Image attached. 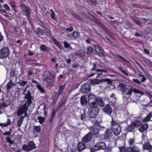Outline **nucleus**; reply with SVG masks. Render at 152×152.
Instances as JSON below:
<instances>
[{
  "instance_id": "1",
  "label": "nucleus",
  "mask_w": 152,
  "mask_h": 152,
  "mask_svg": "<svg viewBox=\"0 0 152 152\" xmlns=\"http://www.w3.org/2000/svg\"><path fill=\"white\" fill-rule=\"evenodd\" d=\"M118 86L123 93L126 94L128 98L130 97L132 92L141 94L142 95L143 94V93L139 89L129 85L120 83Z\"/></svg>"
},
{
  "instance_id": "2",
  "label": "nucleus",
  "mask_w": 152,
  "mask_h": 152,
  "mask_svg": "<svg viewBox=\"0 0 152 152\" xmlns=\"http://www.w3.org/2000/svg\"><path fill=\"white\" fill-rule=\"evenodd\" d=\"M24 94L25 95L24 98L26 101H25V103L23 104L22 107L18 109L17 111L18 116H19L24 113H25L26 114L28 108L29 107V105L32 103V96L30 91H28L26 93H25Z\"/></svg>"
},
{
  "instance_id": "3",
  "label": "nucleus",
  "mask_w": 152,
  "mask_h": 152,
  "mask_svg": "<svg viewBox=\"0 0 152 152\" xmlns=\"http://www.w3.org/2000/svg\"><path fill=\"white\" fill-rule=\"evenodd\" d=\"M112 117V121H111L110 128L115 135H118L121 132V128L120 125L115 121L114 118L110 115Z\"/></svg>"
},
{
  "instance_id": "4",
  "label": "nucleus",
  "mask_w": 152,
  "mask_h": 152,
  "mask_svg": "<svg viewBox=\"0 0 152 152\" xmlns=\"http://www.w3.org/2000/svg\"><path fill=\"white\" fill-rule=\"evenodd\" d=\"M10 51L8 46L3 47L0 50V58H6L9 56Z\"/></svg>"
},
{
  "instance_id": "5",
  "label": "nucleus",
  "mask_w": 152,
  "mask_h": 152,
  "mask_svg": "<svg viewBox=\"0 0 152 152\" xmlns=\"http://www.w3.org/2000/svg\"><path fill=\"white\" fill-rule=\"evenodd\" d=\"M42 80L47 83V85L49 86H52L54 83V79H51L49 75L46 72L42 76Z\"/></svg>"
},
{
  "instance_id": "6",
  "label": "nucleus",
  "mask_w": 152,
  "mask_h": 152,
  "mask_svg": "<svg viewBox=\"0 0 152 152\" xmlns=\"http://www.w3.org/2000/svg\"><path fill=\"white\" fill-rule=\"evenodd\" d=\"M35 145L33 141L30 142L27 145L23 144L22 146V149L27 151L35 148Z\"/></svg>"
},
{
  "instance_id": "7",
  "label": "nucleus",
  "mask_w": 152,
  "mask_h": 152,
  "mask_svg": "<svg viewBox=\"0 0 152 152\" xmlns=\"http://www.w3.org/2000/svg\"><path fill=\"white\" fill-rule=\"evenodd\" d=\"M103 81L107 82L109 84H111L113 83L112 81L108 79H102V80L95 79L91 80V83L92 85H96L100 83Z\"/></svg>"
},
{
  "instance_id": "8",
  "label": "nucleus",
  "mask_w": 152,
  "mask_h": 152,
  "mask_svg": "<svg viewBox=\"0 0 152 152\" xmlns=\"http://www.w3.org/2000/svg\"><path fill=\"white\" fill-rule=\"evenodd\" d=\"M102 110L104 113L106 114L110 115L113 112V109L109 104H107L103 107Z\"/></svg>"
},
{
  "instance_id": "9",
  "label": "nucleus",
  "mask_w": 152,
  "mask_h": 152,
  "mask_svg": "<svg viewBox=\"0 0 152 152\" xmlns=\"http://www.w3.org/2000/svg\"><path fill=\"white\" fill-rule=\"evenodd\" d=\"M21 8L23 11L25 13V15L28 18H29L31 13V10L29 7L28 6L22 4L21 5Z\"/></svg>"
},
{
  "instance_id": "10",
  "label": "nucleus",
  "mask_w": 152,
  "mask_h": 152,
  "mask_svg": "<svg viewBox=\"0 0 152 152\" xmlns=\"http://www.w3.org/2000/svg\"><path fill=\"white\" fill-rule=\"evenodd\" d=\"M106 145L103 142H99L97 143L94 145V148L95 150L97 151L99 149H103L106 148Z\"/></svg>"
},
{
  "instance_id": "11",
  "label": "nucleus",
  "mask_w": 152,
  "mask_h": 152,
  "mask_svg": "<svg viewBox=\"0 0 152 152\" xmlns=\"http://www.w3.org/2000/svg\"><path fill=\"white\" fill-rule=\"evenodd\" d=\"M98 108H96L94 110H89L88 112V117L90 118H95L96 117L99 112Z\"/></svg>"
},
{
  "instance_id": "12",
  "label": "nucleus",
  "mask_w": 152,
  "mask_h": 152,
  "mask_svg": "<svg viewBox=\"0 0 152 152\" xmlns=\"http://www.w3.org/2000/svg\"><path fill=\"white\" fill-rule=\"evenodd\" d=\"M90 85L88 83H86L82 85L81 91L83 93H87L90 91Z\"/></svg>"
},
{
  "instance_id": "13",
  "label": "nucleus",
  "mask_w": 152,
  "mask_h": 152,
  "mask_svg": "<svg viewBox=\"0 0 152 152\" xmlns=\"http://www.w3.org/2000/svg\"><path fill=\"white\" fill-rule=\"evenodd\" d=\"M94 49L99 56H101L104 55V51L102 48L96 45H94Z\"/></svg>"
},
{
  "instance_id": "14",
  "label": "nucleus",
  "mask_w": 152,
  "mask_h": 152,
  "mask_svg": "<svg viewBox=\"0 0 152 152\" xmlns=\"http://www.w3.org/2000/svg\"><path fill=\"white\" fill-rule=\"evenodd\" d=\"M112 136V133L111 130L109 129H107L105 132L104 134L105 138L107 139H110Z\"/></svg>"
},
{
  "instance_id": "15",
  "label": "nucleus",
  "mask_w": 152,
  "mask_h": 152,
  "mask_svg": "<svg viewBox=\"0 0 152 152\" xmlns=\"http://www.w3.org/2000/svg\"><path fill=\"white\" fill-rule=\"evenodd\" d=\"M143 149L149 150L150 152H152V146L149 143L147 142L143 145Z\"/></svg>"
},
{
  "instance_id": "16",
  "label": "nucleus",
  "mask_w": 152,
  "mask_h": 152,
  "mask_svg": "<svg viewBox=\"0 0 152 152\" xmlns=\"http://www.w3.org/2000/svg\"><path fill=\"white\" fill-rule=\"evenodd\" d=\"M91 138V134L90 132H89L86 134L83 138V141L84 142H87L90 140Z\"/></svg>"
},
{
  "instance_id": "17",
  "label": "nucleus",
  "mask_w": 152,
  "mask_h": 152,
  "mask_svg": "<svg viewBox=\"0 0 152 152\" xmlns=\"http://www.w3.org/2000/svg\"><path fill=\"white\" fill-rule=\"evenodd\" d=\"M90 130L91 131L90 134L91 135H96L98 134V131L96 127L92 126L90 128Z\"/></svg>"
},
{
  "instance_id": "18",
  "label": "nucleus",
  "mask_w": 152,
  "mask_h": 152,
  "mask_svg": "<svg viewBox=\"0 0 152 152\" xmlns=\"http://www.w3.org/2000/svg\"><path fill=\"white\" fill-rule=\"evenodd\" d=\"M87 98L85 95L81 96L80 98V102L81 104L83 106H86L87 103Z\"/></svg>"
},
{
  "instance_id": "19",
  "label": "nucleus",
  "mask_w": 152,
  "mask_h": 152,
  "mask_svg": "<svg viewBox=\"0 0 152 152\" xmlns=\"http://www.w3.org/2000/svg\"><path fill=\"white\" fill-rule=\"evenodd\" d=\"M15 85V84L13 83V81L10 80L6 86V88L7 90H9L12 87H14Z\"/></svg>"
},
{
  "instance_id": "20",
  "label": "nucleus",
  "mask_w": 152,
  "mask_h": 152,
  "mask_svg": "<svg viewBox=\"0 0 152 152\" xmlns=\"http://www.w3.org/2000/svg\"><path fill=\"white\" fill-rule=\"evenodd\" d=\"M85 144L83 142H79L78 145L77 149L79 151H81L85 148Z\"/></svg>"
},
{
  "instance_id": "21",
  "label": "nucleus",
  "mask_w": 152,
  "mask_h": 152,
  "mask_svg": "<svg viewBox=\"0 0 152 152\" xmlns=\"http://www.w3.org/2000/svg\"><path fill=\"white\" fill-rule=\"evenodd\" d=\"M96 100L95 95L93 94L89 95L88 96V103L95 101Z\"/></svg>"
},
{
  "instance_id": "22",
  "label": "nucleus",
  "mask_w": 152,
  "mask_h": 152,
  "mask_svg": "<svg viewBox=\"0 0 152 152\" xmlns=\"http://www.w3.org/2000/svg\"><path fill=\"white\" fill-rule=\"evenodd\" d=\"M90 107L92 108V110H94L96 108H98L97 104L94 101L90 103H88Z\"/></svg>"
},
{
  "instance_id": "23",
  "label": "nucleus",
  "mask_w": 152,
  "mask_h": 152,
  "mask_svg": "<svg viewBox=\"0 0 152 152\" xmlns=\"http://www.w3.org/2000/svg\"><path fill=\"white\" fill-rule=\"evenodd\" d=\"M97 103L101 107H103L104 103L103 101L101 98L97 97L95 100Z\"/></svg>"
},
{
  "instance_id": "24",
  "label": "nucleus",
  "mask_w": 152,
  "mask_h": 152,
  "mask_svg": "<svg viewBox=\"0 0 152 152\" xmlns=\"http://www.w3.org/2000/svg\"><path fill=\"white\" fill-rule=\"evenodd\" d=\"M148 128L147 124H145L142 125L139 129V130L142 133L144 132Z\"/></svg>"
},
{
  "instance_id": "25",
  "label": "nucleus",
  "mask_w": 152,
  "mask_h": 152,
  "mask_svg": "<svg viewBox=\"0 0 152 152\" xmlns=\"http://www.w3.org/2000/svg\"><path fill=\"white\" fill-rule=\"evenodd\" d=\"M151 117H152V112L149 113L145 118L142 119V121L144 122L150 121ZM151 121H152V120Z\"/></svg>"
},
{
  "instance_id": "26",
  "label": "nucleus",
  "mask_w": 152,
  "mask_h": 152,
  "mask_svg": "<svg viewBox=\"0 0 152 152\" xmlns=\"http://www.w3.org/2000/svg\"><path fill=\"white\" fill-rule=\"evenodd\" d=\"M7 141L9 143V145L11 148H13V144L14 143V142L12 141L10 137H7L6 138Z\"/></svg>"
},
{
  "instance_id": "27",
  "label": "nucleus",
  "mask_w": 152,
  "mask_h": 152,
  "mask_svg": "<svg viewBox=\"0 0 152 152\" xmlns=\"http://www.w3.org/2000/svg\"><path fill=\"white\" fill-rule=\"evenodd\" d=\"M135 126L132 123L129 124L127 128V130L129 132H132L135 128Z\"/></svg>"
},
{
  "instance_id": "28",
  "label": "nucleus",
  "mask_w": 152,
  "mask_h": 152,
  "mask_svg": "<svg viewBox=\"0 0 152 152\" xmlns=\"http://www.w3.org/2000/svg\"><path fill=\"white\" fill-rule=\"evenodd\" d=\"M24 117L23 116H21L17 122V125L18 127H20L22 123Z\"/></svg>"
},
{
  "instance_id": "29",
  "label": "nucleus",
  "mask_w": 152,
  "mask_h": 152,
  "mask_svg": "<svg viewBox=\"0 0 152 152\" xmlns=\"http://www.w3.org/2000/svg\"><path fill=\"white\" fill-rule=\"evenodd\" d=\"M27 83V81L23 80H20L18 82H17V83L21 87L24 86Z\"/></svg>"
},
{
  "instance_id": "30",
  "label": "nucleus",
  "mask_w": 152,
  "mask_h": 152,
  "mask_svg": "<svg viewBox=\"0 0 152 152\" xmlns=\"http://www.w3.org/2000/svg\"><path fill=\"white\" fill-rule=\"evenodd\" d=\"M58 86L59 90L58 92V96L61 94L64 88V85L62 86V85H59Z\"/></svg>"
},
{
  "instance_id": "31",
  "label": "nucleus",
  "mask_w": 152,
  "mask_h": 152,
  "mask_svg": "<svg viewBox=\"0 0 152 152\" xmlns=\"http://www.w3.org/2000/svg\"><path fill=\"white\" fill-rule=\"evenodd\" d=\"M135 127H138L141 124V122L139 120H136L132 123Z\"/></svg>"
},
{
  "instance_id": "32",
  "label": "nucleus",
  "mask_w": 152,
  "mask_h": 152,
  "mask_svg": "<svg viewBox=\"0 0 152 152\" xmlns=\"http://www.w3.org/2000/svg\"><path fill=\"white\" fill-rule=\"evenodd\" d=\"M36 32L38 34L41 35H42L44 33V31L39 28H37Z\"/></svg>"
},
{
  "instance_id": "33",
  "label": "nucleus",
  "mask_w": 152,
  "mask_h": 152,
  "mask_svg": "<svg viewBox=\"0 0 152 152\" xmlns=\"http://www.w3.org/2000/svg\"><path fill=\"white\" fill-rule=\"evenodd\" d=\"M37 87L41 92L42 93H45V91L44 89L39 84H37Z\"/></svg>"
},
{
  "instance_id": "34",
  "label": "nucleus",
  "mask_w": 152,
  "mask_h": 152,
  "mask_svg": "<svg viewBox=\"0 0 152 152\" xmlns=\"http://www.w3.org/2000/svg\"><path fill=\"white\" fill-rule=\"evenodd\" d=\"M64 46L66 48H69L70 49H72V48L70 46L69 44L66 41L64 42Z\"/></svg>"
},
{
  "instance_id": "35",
  "label": "nucleus",
  "mask_w": 152,
  "mask_h": 152,
  "mask_svg": "<svg viewBox=\"0 0 152 152\" xmlns=\"http://www.w3.org/2000/svg\"><path fill=\"white\" fill-rule=\"evenodd\" d=\"M34 129L36 130L37 132H40L41 130V126H34Z\"/></svg>"
},
{
  "instance_id": "36",
  "label": "nucleus",
  "mask_w": 152,
  "mask_h": 152,
  "mask_svg": "<svg viewBox=\"0 0 152 152\" xmlns=\"http://www.w3.org/2000/svg\"><path fill=\"white\" fill-rule=\"evenodd\" d=\"M134 62L137 65V66L139 67V68L142 71H143L144 70V69L143 68V66L141 65L136 60H135Z\"/></svg>"
},
{
  "instance_id": "37",
  "label": "nucleus",
  "mask_w": 152,
  "mask_h": 152,
  "mask_svg": "<svg viewBox=\"0 0 152 152\" xmlns=\"http://www.w3.org/2000/svg\"><path fill=\"white\" fill-rule=\"evenodd\" d=\"M7 106H6V104L4 102H2L0 103V109H4Z\"/></svg>"
},
{
  "instance_id": "38",
  "label": "nucleus",
  "mask_w": 152,
  "mask_h": 152,
  "mask_svg": "<svg viewBox=\"0 0 152 152\" xmlns=\"http://www.w3.org/2000/svg\"><path fill=\"white\" fill-rule=\"evenodd\" d=\"M47 46L45 45H42L41 46L40 49L42 51H45L47 50Z\"/></svg>"
},
{
  "instance_id": "39",
  "label": "nucleus",
  "mask_w": 152,
  "mask_h": 152,
  "mask_svg": "<svg viewBox=\"0 0 152 152\" xmlns=\"http://www.w3.org/2000/svg\"><path fill=\"white\" fill-rule=\"evenodd\" d=\"M95 70L97 72H104L106 73H108L107 71L101 69H95Z\"/></svg>"
},
{
  "instance_id": "40",
  "label": "nucleus",
  "mask_w": 152,
  "mask_h": 152,
  "mask_svg": "<svg viewBox=\"0 0 152 152\" xmlns=\"http://www.w3.org/2000/svg\"><path fill=\"white\" fill-rule=\"evenodd\" d=\"M76 56H84L83 54L81 51H79L75 53Z\"/></svg>"
},
{
  "instance_id": "41",
  "label": "nucleus",
  "mask_w": 152,
  "mask_h": 152,
  "mask_svg": "<svg viewBox=\"0 0 152 152\" xmlns=\"http://www.w3.org/2000/svg\"><path fill=\"white\" fill-rule=\"evenodd\" d=\"M38 119L39 120V122L40 124H42L45 120L44 118L41 116H39Z\"/></svg>"
},
{
  "instance_id": "42",
  "label": "nucleus",
  "mask_w": 152,
  "mask_h": 152,
  "mask_svg": "<svg viewBox=\"0 0 152 152\" xmlns=\"http://www.w3.org/2000/svg\"><path fill=\"white\" fill-rule=\"evenodd\" d=\"M132 152H140V149L137 147L134 146L132 148Z\"/></svg>"
},
{
  "instance_id": "43",
  "label": "nucleus",
  "mask_w": 152,
  "mask_h": 152,
  "mask_svg": "<svg viewBox=\"0 0 152 152\" xmlns=\"http://www.w3.org/2000/svg\"><path fill=\"white\" fill-rule=\"evenodd\" d=\"M105 152H110L112 150V147H107L105 148Z\"/></svg>"
},
{
  "instance_id": "44",
  "label": "nucleus",
  "mask_w": 152,
  "mask_h": 152,
  "mask_svg": "<svg viewBox=\"0 0 152 152\" xmlns=\"http://www.w3.org/2000/svg\"><path fill=\"white\" fill-rule=\"evenodd\" d=\"M69 28H66V30L69 32L72 31L73 30V28L72 25L70 24H69Z\"/></svg>"
},
{
  "instance_id": "45",
  "label": "nucleus",
  "mask_w": 152,
  "mask_h": 152,
  "mask_svg": "<svg viewBox=\"0 0 152 152\" xmlns=\"http://www.w3.org/2000/svg\"><path fill=\"white\" fill-rule=\"evenodd\" d=\"M50 10L51 11V18L53 20H55L56 19L55 18V13L54 11L52 10V9H51Z\"/></svg>"
},
{
  "instance_id": "46",
  "label": "nucleus",
  "mask_w": 152,
  "mask_h": 152,
  "mask_svg": "<svg viewBox=\"0 0 152 152\" xmlns=\"http://www.w3.org/2000/svg\"><path fill=\"white\" fill-rule=\"evenodd\" d=\"M135 140L134 139H130L128 141L129 144L130 145H132L134 143Z\"/></svg>"
},
{
  "instance_id": "47",
  "label": "nucleus",
  "mask_w": 152,
  "mask_h": 152,
  "mask_svg": "<svg viewBox=\"0 0 152 152\" xmlns=\"http://www.w3.org/2000/svg\"><path fill=\"white\" fill-rule=\"evenodd\" d=\"M97 129H98V131H102L104 129V127L103 126H102L100 125H98L96 126Z\"/></svg>"
},
{
  "instance_id": "48",
  "label": "nucleus",
  "mask_w": 152,
  "mask_h": 152,
  "mask_svg": "<svg viewBox=\"0 0 152 152\" xmlns=\"http://www.w3.org/2000/svg\"><path fill=\"white\" fill-rule=\"evenodd\" d=\"M118 70L121 71V72H122L124 75H126V76H128V74H127V73H126L125 71L123 70V69L121 67H118Z\"/></svg>"
},
{
  "instance_id": "49",
  "label": "nucleus",
  "mask_w": 152,
  "mask_h": 152,
  "mask_svg": "<svg viewBox=\"0 0 152 152\" xmlns=\"http://www.w3.org/2000/svg\"><path fill=\"white\" fill-rule=\"evenodd\" d=\"M49 75L50 76V77L51 79H54V82L55 80V78H56V76L52 73H50Z\"/></svg>"
},
{
  "instance_id": "50",
  "label": "nucleus",
  "mask_w": 152,
  "mask_h": 152,
  "mask_svg": "<svg viewBox=\"0 0 152 152\" xmlns=\"http://www.w3.org/2000/svg\"><path fill=\"white\" fill-rule=\"evenodd\" d=\"M138 75L139 77H142V80H141V82H144L145 81L146 78L143 75L139 74Z\"/></svg>"
},
{
  "instance_id": "51",
  "label": "nucleus",
  "mask_w": 152,
  "mask_h": 152,
  "mask_svg": "<svg viewBox=\"0 0 152 152\" xmlns=\"http://www.w3.org/2000/svg\"><path fill=\"white\" fill-rule=\"evenodd\" d=\"M81 118H80L81 120H83L85 119L86 117V114L85 111L84 110L83 113L81 114Z\"/></svg>"
},
{
  "instance_id": "52",
  "label": "nucleus",
  "mask_w": 152,
  "mask_h": 152,
  "mask_svg": "<svg viewBox=\"0 0 152 152\" xmlns=\"http://www.w3.org/2000/svg\"><path fill=\"white\" fill-rule=\"evenodd\" d=\"M3 7L4 8H5V9L8 11H9L10 10V8L8 5L7 4H4L3 5Z\"/></svg>"
},
{
  "instance_id": "53",
  "label": "nucleus",
  "mask_w": 152,
  "mask_h": 152,
  "mask_svg": "<svg viewBox=\"0 0 152 152\" xmlns=\"http://www.w3.org/2000/svg\"><path fill=\"white\" fill-rule=\"evenodd\" d=\"M117 56L119 58H121L123 60H124L125 61V62H126V63H127V64H129V62L128 60H126V59L124 58H123V57L121 56L120 55H118Z\"/></svg>"
},
{
  "instance_id": "54",
  "label": "nucleus",
  "mask_w": 152,
  "mask_h": 152,
  "mask_svg": "<svg viewBox=\"0 0 152 152\" xmlns=\"http://www.w3.org/2000/svg\"><path fill=\"white\" fill-rule=\"evenodd\" d=\"M33 75V72L32 71H29L27 73V75L28 76L30 77H31Z\"/></svg>"
},
{
  "instance_id": "55",
  "label": "nucleus",
  "mask_w": 152,
  "mask_h": 152,
  "mask_svg": "<svg viewBox=\"0 0 152 152\" xmlns=\"http://www.w3.org/2000/svg\"><path fill=\"white\" fill-rule=\"evenodd\" d=\"M55 45H56L60 49H62L63 48V47L62 45L60 44V43L58 42L56 43Z\"/></svg>"
},
{
  "instance_id": "56",
  "label": "nucleus",
  "mask_w": 152,
  "mask_h": 152,
  "mask_svg": "<svg viewBox=\"0 0 152 152\" xmlns=\"http://www.w3.org/2000/svg\"><path fill=\"white\" fill-rule=\"evenodd\" d=\"M132 80L134 82L140 85L141 84V81H140L138 79H133Z\"/></svg>"
},
{
  "instance_id": "57",
  "label": "nucleus",
  "mask_w": 152,
  "mask_h": 152,
  "mask_svg": "<svg viewBox=\"0 0 152 152\" xmlns=\"http://www.w3.org/2000/svg\"><path fill=\"white\" fill-rule=\"evenodd\" d=\"M120 152H125V148L124 147H119Z\"/></svg>"
},
{
  "instance_id": "58",
  "label": "nucleus",
  "mask_w": 152,
  "mask_h": 152,
  "mask_svg": "<svg viewBox=\"0 0 152 152\" xmlns=\"http://www.w3.org/2000/svg\"><path fill=\"white\" fill-rule=\"evenodd\" d=\"M15 75V70H12L10 72V75L11 76L14 77Z\"/></svg>"
},
{
  "instance_id": "59",
  "label": "nucleus",
  "mask_w": 152,
  "mask_h": 152,
  "mask_svg": "<svg viewBox=\"0 0 152 152\" xmlns=\"http://www.w3.org/2000/svg\"><path fill=\"white\" fill-rule=\"evenodd\" d=\"M126 152H132V148L131 147H128L126 150Z\"/></svg>"
},
{
  "instance_id": "60",
  "label": "nucleus",
  "mask_w": 152,
  "mask_h": 152,
  "mask_svg": "<svg viewBox=\"0 0 152 152\" xmlns=\"http://www.w3.org/2000/svg\"><path fill=\"white\" fill-rule=\"evenodd\" d=\"M11 133V132L5 131L4 134V136L6 135V136H9L10 135Z\"/></svg>"
},
{
  "instance_id": "61",
  "label": "nucleus",
  "mask_w": 152,
  "mask_h": 152,
  "mask_svg": "<svg viewBox=\"0 0 152 152\" xmlns=\"http://www.w3.org/2000/svg\"><path fill=\"white\" fill-rule=\"evenodd\" d=\"M134 22L135 23L137 24V25L140 26L141 25V23L138 20H134Z\"/></svg>"
},
{
  "instance_id": "62",
  "label": "nucleus",
  "mask_w": 152,
  "mask_h": 152,
  "mask_svg": "<svg viewBox=\"0 0 152 152\" xmlns=\"http://www.w3.org/2000/svg\"><path fill=\"white\" fill-rule=\"evenodd\" d=\"M93 67L92 69V71H94L95 69H96V65L95 63L93 64Z\"/></svg>"
},
{
  "instance_id": "63",
  "label": "nucleus",
  "mask_w": 152,
  "mask_h": 152,
  "mask_svg": "<svg viewBox=\"0 0 152 152\" xmlns=\"http://www.w3.org/2000/svg\"><path fill=\"white\" fill-rule=\"evenodd\" d=\"M144 52L147 54H149L150 53L148 49L147 48H144Z\"/></svg>"
},
{
  "instance_id": "64",
  "label": "nucleus",
  "mask_w": 152,
  "mask_h": 152,
  "mask_svg": "<svg viewBox=\"0 0 152 152\" xmlns=\"http://www.w3.org/2000/svg\"><path fill=\"white\" fill-rule=\"evenodd\" d=\"M87 50L90 52H91L93 51V48L91 47H88L87 48Z\"/></svg>"
}]
</instances>
